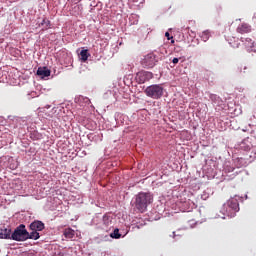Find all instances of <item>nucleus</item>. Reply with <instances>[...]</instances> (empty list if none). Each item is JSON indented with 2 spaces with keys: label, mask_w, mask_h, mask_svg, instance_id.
I'll use <instances>...</instances> for the list:
<instances>
[{
  "label": "nucleus",
  "mask_w": 256,
  "mask_h": 256,
  "mask_svg": "<svg viewBox=\"0 0 256 256\" xmlns=\"http://www.w3.org/2000/svg\"><path fill=\"white\" fill-rule=\"evenodd\" d=\"M242 199V197L237 195L230 198L222 207V215H227V217H235L236 213L239 212V201Z\"/></svg>",
  "instance_id": "nucleus-1"
},
{
  "label": "nucleus",
  "mask_w": 256,
  "mask_h": 256,
  "mask_svg": "<svg viewBox=\"0 0 256 256\" xmlns=\"http://www.w3.org/2000/svg\"><path fill=\"white\" fill-rule=\"evenodd\" d=\"M153 203V195L149 192H140L136 196L135 207L143 213L147 211V207Z\"/></svg>",
  "instance_id": "nucleus-2"
},
{
  "label": "nucleus",
  "mask_w": 256,
  "mask_h": 256,
  "mask_svg": "<svg viewBox=\"0 0 256 256\" xmlns=\"http://www.w3.org/2000/svg\"><path fill=\"white\" fill-rule=\"evenodd\" d=\"M165 89L160 84H153L148 86L144 93L147 95V97H150L151 99H161L163 97V92Z\"/></svg>",
  "instance_id": "nucleus-3"
},
{
  "label": "nucleus",
  "mask_w": 256,
  "mask_h": 256,
  "mask_svg": "<svg viewBox=\"0 0 256 256\" xmlns=\"http://www.w3.org/2000/svg\"><path fill=\"white\" fill-rule=\"evenodd\" d=\"M10 239H13V241H27V239H31V236L27 232L25 225L21 224L10 235Z\"/></svg>",
  "instance_id": "nucleus-4"
},
{
  "label": "nucleus",
  "mask_w": 256,
  "mask_h": 256,
  "mask_svg": "<svg viewBox=\"0 0 256 256\" xmlns=\"http://www.w3.org/2000/svg\"><path fill=\"white\" fill-rule=\"evenodd\" d=\"M45 229V224L41 221H34L30 224V239H34L37 241L41 236L39 235V231H43Z\"/></svg>",
  "instance_id": "nucleus-5"
},
{
  "label": "nucleus",
  "mask_w": 256,
  "mask_h": 256,
  "mask_svg": "<svg viewBox=\"0 0 256 256\" xmlns=\"http://www.w3.org/2000/svg\"><path fill=\"white\" fill-rule=\"evenodd\" d=\"M159 61V58L157 57V54L150 53L144 56V58L141 61L142 67L144 69H153L155 65H157V62Z\"/></svg>",
  "instance_id": "nucleus-6"
},
{
  "label": "nucleus",
  "mask_w": 256,
  "mask_h": 256,
  "mask_svg": "<svg viewBox=\"0 0 256 256\" xmlns=\"http://www.w3.org/2000/svg\"><path fill=\"white\" fill-rule=\"evenodd\" d=\"M153 79V73L147 71H141L136 74V81L139 84L147 83Z\"/></svg>",
  "instance_id": "nucleus-7"
},
{
  "label": "nucleus",
  "mask_w": 256,
  "mask_h": 256,
  "mask_svg": "<svg viewBox=\"0 0 256 256\" xmlns=\"http://www.w3.org/2000/svg\"><path fill=\"white\" fill-rule=\"evenodd\" d=\"M241 42L243 43L246 51L249 53H256V44L251 38H241Z\"/></svg>",
  "instance_id": "nucleus-8"
},
{
  "label": "nucleus",
  "mask_w": 256,
  "mask_h": 256,
  "mask_svg": "<svg viewBox=\"0 0 256 256\" xmlns=\"http://www.w3.org/2000/svg\"><path fill=\"white\" fill-rule=\"evenodd\" d=\"M37 75L38 77H41V79H45L46 77L51 76V70H49L47 67H40L37 70Z\"/></svg>",
  "instance_id": "nucleus-9"
},
{
  "label": "nucleus",
  "mask_w": 256,
  "mask_h": 256,
  "mask_svg": "<svg viewBox=\"0 0 256 256\" xmlns=\"http://www.w3.org/2000/svg\"><path fill=\"white\" fill-rule=\"evenodd\" d=\"M251 31V26L249 24H241L237 27V33L244 35V33H249Z\"/></svg>",
  "instance_id": "nucleus-10"
},
{
  "label": "nucleus",
  "mask_w": 256,
  "mask_h": 256,
  "mask_svg": "<svg viewBox=\"0 0 256 256\" xmlns=\"http://www.w3.org/2000/svg\"><path fill=\"white\" fill-rule=\"evenodd\" d=\"M182 207H183V211L190 213V211H193V209H195L196 206L193 203V201L188 200L182 204Z\"/></svg>",
  "instance_id": "nucleus-11"
},
{
  "label": "nucleus",
  "mask_w": 256,
  "mask_h": 256,
  "mask_svg": "<svg viewBox=\"0 0 256 256\" xmlns=\"http://www.w3.org/2000/svg\"><path fill=\"white\" fill-rule=\"evenodd\" d=\"M27 123L25 122V119L20 118V117H14L12 119V125H14V127H23L24 125H26Z\"/></svg>",
  "instance_id": "nucleus-12"
},
{
  "label": "nucleus",
  "mask_w": 256,
  "mask_h": 256,
  "mask_svg": "<svg viewBox=\"0 0 256 256\" xmlns=\"http://www.w3.org/2000/svg\"><path fill=\"white\" fill-rule=\"evenodd\" d=\"M63 235L66 239H74L76 232H75V230H73L71 228H66V229H64Z\"/></svg>",
  "instance_id": "nucleus-13"
},
{
  "label": "nucleus",
  "mask_w": 256,
  "mask_h": 256,
  "mask_svg": "<svg viewBox=\"0 0 256 256\" xmlns=\"http://www.w3.org/2000/svg\"><path fill=\"white\" fill-rule=\"evenodd\" d=\"M0 239H11V230L10 229H1L0 230Z\"/></svg>",
  "instance_id": "nucleus-14"
},
{
  "label": "nucleus",
  "mask_w": 256,
  "mask_h": 256,
  "mask_svg": "<svg viewBox=\"0 0 256 256\" xmlns=\"http://www.w3.org/2000/svg\"><path fill=\"white\" fill-rule=\"evenodd\" d=\"M89 51L88 50H81L79 57L80 60H82L83 63H85V61H87V59H89Z\"/></svg>",
  "instance_id": "nucleus-15"
},
{
  "label": "nucleus",
  "mask_w": 256,
  "mask_h": 256,
  "mask_svg": "<svg viewBox=\"0 0 256 256\" xmlns=\"http://www.w3.org/2000/svg\"><path fill=\"white\" fill-rule=\"evenodd\" d=\"M78 102L80 103V105H89L91 103V100L85 96H80L78 98Z\"/></svg>",
  "instance_id": "nucleus-16"
},
{
  "label": "nucleus",
  "mask_w": 256,
  "mask_h": 256,
  "mask_svg": "<svg viewBox=\"0 0 256 256\" xmlns=\"http://www.w3.org/2000/svg\"><path fill=\"white\" fill-rule=\"evenodd\" d=\"M224 171L226 173H233L235 171V167L231 166L230 162L225 163L224 165Z\"/></svg>",
  "instance_id": "nucleus-17"
},
{
  "label": "nucleus",
  "mask_w": 256,
  "mask_h": 256,
  "mask_svg": "<svg viewBox=\"0 0 256 256\" xmlns=\"http://www.w3.org/2000/svg\"><path fill=\"white\" fill-rule=\"evenodd\" d=\"M200 37H201L202 41H204V42L209 41V37H211V33L206 30L201 33Z\"/></svg>",
  "instance_id": "nucleus-18"
},
{
  "label": "nucleus",
  "mask_w": 256,
  "mask_h": 256,
  "mask_svg": "<svg viewBox=\"0 0 256 256\" xmlns=\"http://www.w3.org/2000/svg\"><path fill=\"white\" fill-rule=\"evenodd\" d=\"M50 25H51V22L49 21V19H46V18H44L40 23V26L43 27V29H49Z\"/></svg>",
  "instance_id": "nucleus-19"
},
{
  "label": "nucleus",
  "mask_w": 256,
  "mask_h": 256,
  "mask_svg": "<svg viewBox=\"0 0 256 256\" xmlns=\"http://www.w3.org/2000/svg\"><path fill=\"white\" fill-rule=\"evenodd\" d=\"M110 237L112 239H121V233H119V229H115L111 234Z\"/></svg>",
  "instance_id": "nucleus-20"
},
{
  "label": "nucleus",
  "mask_w": 256,
  "mask_h": 256,
  "mask_svg": "<svg viewBox=\"0 0 256 256\" xmlns=\"http://www.w3.org/2000/svg\"><path fill=\"white\" fill-rule=\"evenodd\" d=\"M209 195H211V190L207 189L201 194V199H203V201H207V199H209Z\"/></svg>",
  "instance_id": "nucleus-21"
},
{
  "label": "nucleus",
  "mask_w": 256,
  "mask_h": 256,
  "mask_svg": "<svg viewBox=\"0 0 256 256\" xmlns=\"http://www.w3.org/2000/svg\"><path fill=\"white\" fill-rule=\"evenodd\" d=\"M102 221L106 227H109V225H111V217H109L108 215H104Z\"/></svg>",
  "instance_id": "nucleus-22"
},
{
  "label": "nucleus",
  "mask_w": 256,
  "mask_h": 256,
  "mask_svg": "<svg viewBox=\"0 0 256 256\" xmlns=\"http://www.w3.org/2000/svg\"><path fill=\"white\" fill-rule=\"evenodd\" d=\"M236 167L239 169L245 165V160L243 158H238L236 161Z\"/></svg>",
  "instance_id": "nucleus-23"
},
{
  "label": "nucleus",
  "mask_w": 256,
  "mask_h": 256,
  "mask_svg": "<svg viewBox=\"0 0 256 256\" xmlns=\"http://www.w3.org/2000/svg\"><path fill=\"white\" fill-rule=\"evenodd\" d=\"M240 73H247V66L241 65L238 67Z\"/></svg>",
  "instance_id": "nucleus-24"
},
{
  "label": "nucleus",
  "mask_w": 256,
  "mask_h": 256,
  "mask_svg": "<svg viewBox=\"0 0 256 256\" xmlns=\"http://www.w3.org/2000/svg\"><path fill=\"white\" fill-rule=\"evenodd\" d=\"M165 37H167L168 41H171V43H175V40H173V36H171L169 32L165 33Z\"/></svg>",
  "instance_id": "nucleus-25"
},
{
  "label": "nucleus",
  "mask_w": 256,
  "mask_h": 256,
  "mask_svg": "<svg viewBox=\"0 0 256 256\" xmlns=\"http://www.w3.org/2000/svg\"><path fill=\"white\" fill-rule=\"evenodd\" d=\"M172 63L173 65H177V63H179V58H173Z\"/></svg>",
  "instance_id": "nucleus-26"
},
{
  "label": "nucleus",
  "mask_w": 256,
  "mask_h": 256,
  "mask_svg": "<svg viewBox=\"0 0 256 256\" xmlns=\"http://www.w3.org/2000/svg\"><path fill=\"white\" fill-rule=\"evenodd\" d=\"M216 99H219V97H217V95H212V96H211V100H212V101H215Z\"/></svg>",
  "instance_id": "nucleus-27"
},
{
  "label": "nucleus",
  "mask_w": 256,
  "mask_h": 256,
  "mask_svg": "<svg viewBox=\"0 0 256 256\" xmlns=\"http://www.w3.org/2000/svg\"><path fill=\"white\" fill-rule=\"evenodd\" d=\"M133 3H143V0H131Z\"/></svg>",
  "instance_id": "nucleus-28"
},
{
  "label": "nucleus",
  "mask_w": 256,
  "mask_h": 256,
  "mask_svg": "<svg viewBox=\"0 0 256 256\" xmlns=\"http://www.w3.org/2000/svg\"><path fill=\"white\" fill-rule=\"evenodd\" d=\"M253 118L256 119V110L254 111Z\"/></svg>",
  "instance_id": "nucleus-29"
},
{
  "label": "nucleus",
  "mask_w": 256,
  "mask_h": 256,
  "mask_svg": "<svg viewBox=\"0 0 256 256\" xmlns=\"http://www.w3.org/2000/svg\"><path fill=\"white\" fill-rule=\"evenodd\" d=\"M50 107H51L50 105H47V106H46V109H50Z\"/></svg>",
  "instance_id": "nucleus-30"
},
{
  "label": "nucleus",
  "mask_w": 256,
  "mask_h": 256,
  "mask_svg": "<svg viewBox=\"0 0 256 256\" xmlns=\"http://www.w3.org/2000/svg\"><path fill=\"white\" fill-rule=\"evenodd\" d=\"M221 218H222V219H225V216H222Z\"/></svg>",
  "instance_id": "nucleus-31"
},
{
  "label": "nucleus",
  "mask_w": 256,
  "mask_h": 256,
  "mask_svg": "<svg viewBox=\"0 0 256 256\" xmlns=\"http://www.w3.org/2000/svg\"><path fill=\"white\" fill-rule=\"evenodd\" d=\"M173 237H175V232H173Z\"/></svg>",
  "instance_id": "nucleus-32"
},
{
  "label": "nucleus",
  "mask_w": 256,
  "mask_h": 256,
  "mask_svg": "<svg viewBox=\"0 0 256 256\" xmlns=\"http://www.w3.org/2000/svg\"><path fill=\"white\" fill-rule=\"evenodd\" d=\"M137 227V229H139V226H136Z\"/></svg>",
  "instance_id": "nucleus-33"
},
{
  "label": "nucleus",
  "mask_w": 256,
  "mask_h": 256,
  "mask_svg": "<svg viewBox=\"0 0 256 256\" xmlns=\"http://www.w3.org/2000/svg\"><path fill=\"white\" fill-rule=\"evenodd\" d=\"M245 198L247 199V195L245 196Z\"/></svg>",
  "instance_id": "nucleus-34"
}]
</instances>
